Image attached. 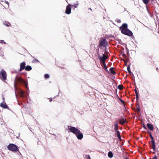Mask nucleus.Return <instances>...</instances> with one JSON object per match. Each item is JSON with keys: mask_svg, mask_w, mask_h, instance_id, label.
<instances>
[{"mask_svg": "<svg viewBox=\"0 0 159 159\" xmlns=\"http://www.w3.org/2000/svg\"><path fill=\"white\" fill-rule=\"evenodd\" d=\"M116 21L117 22L119 23H120V22H121L120 20V19H117L116 20Z\"/></svg>", "mask_w": 159, "mask_h": 159, "instance_id": "obj_28", "label": "nucleus"}, {"mask_svg": "<svg viewBox=\"0 0 159 159\" xmlns=\"http://www.w3.org/2000/svg\"><path fill=\"white\" fill-rule=\"evenodd\" d=\"M52 99H51V98H50V102H52Z\"/></svg>", "mask_w": 159, "mask_h": 159, "instance_id": "obj_35", "label": "nucleus"}, {"mask_svg": "<svg viewBox=\"0 0 159 159\" xmlns=\"http://www.w3.org/2000/svg\"><path fill=\"white\" fill-rule=\"evenodd\" d=\"M5 2L8 5V6H9V3L8 2H6V1H5Z\"/></svg>", "mask_w": 159, "mask_h": 159, "instance_id": "obj_29", "label": "nucleus"}, {"mask_svg": "<svg viewBox=\"0 0 159 159\" xmlns=\"http://www.w3.org/2000/svg\"><path fill=\"white\" fill-rule=\"evenodd\" d=\"M118 88L120 90H121L123 88V86L122 85H119L118 86Z\"/></svg>", "mask_w": 159, "mask_h": 159, "instance_id": "obj_22", "label": "nucleus"}, {"mask_svg": "<svg viewBox=\"0 0 159 159\" xmlns=\"http://www.w3.org/2000/svg\"><path fill=\"white\" fill-rule=\"evenodd\" d=\"M121 125H123L126 122V120L124 118H121L119 121Z\"/></svg>", "mask_w": 159, "mask_h": 159, "instance_id": "obj_12", "label": "nucleus"}, {"mask_svg": "<svg viewBox=\"0 0 159 159\" xmlns=\"http://www.w3.org/2000/svg\"><path fill=\"white\" fill-rule=\"evenodd\" d=\"M25 70L27 71H29L31 70V67L30 66H27L25 67Z\"/></svg>", "mask_w": 159, "mask_h": 159, "instance_id": "obj_16", "label": "nucleus"}, {"mask_svg": "<svg viewBox=\"0 0 159 159\" xmlns=\"http://www.w3.org/2000/svg\"><path fill=\"white\" fill-rule=\"evenodd\" d=\"M3 102L1 103L0 104V106L1 107L4 108H7L8 107V106L6 105L5 101H4V98H3Z\"/></svg>", "mask_w": 159, "mask_h": 159, "instance_id": "obj_9", "label": "nucleus"}, {"mask_svg": "<svg viewBox=\"0 0 159 159\" xmlns=\"http://www.w3.org/2000/svg\"><path fill=\"white\" fill-rule=\"evenodd\" d=\"M143 2L145 4H147L148 3L149 0H142Z\"/></svg>", "mask_w": 159, "mask_h": 159, "instance_id": "obj_21", "label": "nucleus"}, {"mask_svg": "<svg viewBox=\"0 0 159 159\" xmlns=\"http://www.w3.org/2000/svg\"><path fill=\"white\" fill-rule=\"evenodd\" d=\"M136 98H138V94L137 95H137H136Z\"/></svg>", "mask_w": 159, "mask_h": 159, "instance_id": "obj_34", "label": "nucleus"}, {"mask_svg": "<svg viewBox=\"0 0 159 159\" xmlns=\"http://www.w3.org/2000/svg\"><path fill=\"white\" fill-rule=\"evenodd\" d=\"M118 123H117L115 124L114 130L115 131L118 130Z\"/></svg>", "mask_w": 159, "mask_h": 159, "instance_id": "obj_18", "label": "nucleus"}, {"mask_svg": "<svg viewBox=\"0 0 159 159\" xmlns=\"http://www.w3.org/2000/svg\"><path fill=\"white\" fill-rule=\"evenodd\" d=\"M116 131V135L118 137V139L120 140H121V136L120 135V132L119 131L117 130Z\"/></svg>", "mask_w": 159, "mask_h": 159, "instance_id": "obj_15", "label": "nucleus"}, {"mask_svg": "<svg viewBox=\"0 0 159 159\" xmlns=\"http://www.w3.org/2000/svg\"><path fill=\"white\" fill-rule=\"evenodd\" d=\"M127 70L129 73H131L130 68V66H129L127 67Z\"/></svg>", "mask_w": 159, "mask_h": 159, "instance_id": "obj_25", "label": "nucleus"}, {"mask_svg": "<svg viewBox=\"0 0 159 159\" xmlns=\"http://www.w3.org/2000/svg\"><path fill=\"white\" fill-rule=\"evenodd\" d=\"M7 148L8 150L11 151L15 152L19 151V149L18 148L17 146L13 144H10L7 146Z\"/></svg>", "mask_w": 159, "mask_h": 159, "instance_id": "obj_4", "label": "nucleus"}, {"mask_svg": "<svg viewBox=\"0 0 159 159\" xmlns=\"http://www.w3.org/2000/svg\"><path fill=\"white\" fill-rule=\"evenodd\" d=\"M152 159H157V157L156 156L154 157Z\"/></svg>", "mask_w": 159, "mask_h": 159, "instance_id": "obj_30", "label": "nucleus"}, {"mask_svg": "<svg viewBox=\"0 0 159 159\" xmlns=\"http://www.w3.org/2000/svg\"><path fill=\"white\" fill-rule=\"evenodd\" d=\"M150 138H151V139H152V140H153V137H152V136L151 135H150Z\"/></svg>", "mask_w": 159, "mask_h": 159, "instance_id": "obj_31", "label": "nucleus"}, {"mask_svg": "<svg viewBox=\"0 0 159 159\" xmlns=\"http://www.w3.org/2000/svg\"><path fill=\"white\" fill-rule=\"evenodd\" d=\"M151 0L153 2H155V1H156V0Z\"/></svg>", "mask_w": 159, "mask_h": 159, "instance_id": "obj_33", "label": "nucleus"}, {"mask_svg": "<svg viewBox=\"0 0 159 159\" xmlns=\"http://www.w3.org/2000/svg\"><path fill=\"white\" fill-rule=\"evenodd\" d=\"M16 80L19 81L20 82L23 83L25 86L26 88L27 89H28V84L27 83L25 82L24 80H23L20 77H16Z\"/></svg>", "mask_w": 159, "mask_h": 159, "instance_id": "obj_5", "label": "nucleus"}, {"mask_svg": "<svg viewBox=\"0 0 159 159\" xmlns=\"http://www.w3.org/2000/svg\"><path fill=\"white\" fill-rule=\"evenodd\" d=\"M144 128L145 129H146V127L145 126H144Z\"/></svg>", "mask_w": 159, "mask_h": 159, "instance_id": "obj_36", "label": "nucleus"}, {"mask_svg": "<svg viewBox=\"0 0 159 159\" xmlns=\"http://www.w3.org/2000/svg\"><path fill=\"white\" fill-rule=\"evenodd\" d=\"M77 5H78V4H75L73 5H72V7H74V8H76L77 7Z\"/></svg>", "mask_w": 159, "mask_h": 159, "instance_id": "obj_26", "label": "nucleus"}, {"mask_svg": "<svg viewBox=\"0 0 159 159\" xmlns=\"http://www.w3.org/2000/svg\"><path fill=\"white\" fill-rule=\"evenodd\" d=\"M18 92L20 95V97H24V93L25 92L23 91L21 89H19L18 91Z\"/></svg>", "mask_w": 159, "mask_h": 159, "instance_id": "obj_11", "label": "nucleus"}, {"mask_svg": "<svg viewBox=\"0 0 159 159\" xmlns=\"http://www.w3.org/2000/svg\"><path fill=\"white\" fill-rule=\"evenodd\" d=\"M107 57H108L107 55L103 54L102 55V57H100L99 58L100 61H101L105 69H106L107 68V66L105 63V61L107 59Z\"/></svg>", "mask_w": 159, "mask_h": 159, "instance_id": "obj_3", "label": "nucleus"}, {"mask_svg": "<svg viewBox=\"0 0 159 159\" xmlns=\"http://www.w3.org/2000/svg\"><path fill=\"white\" fill-rule=\"evenodd\" d=\"M85 157L86 159H91V158L90 156L89 155H85Z\"/></svg>", "mask_w": 159, "mask_h": 159, "instance_id": "obj_23", "label": "nucleus"}, {"mask_svg": "<svg viewBox=\"0 0 159 159\" xmlns=\"http://www.w3.org/2000/svg\"><path fill=\"white\" fill-rule=\"evenodd\" d=\"M0 43H4V44H6V43L3 40H0Z\"/></svg>", "mask_w": 159, "mask_h": 159, "instance_id": "obj_27", "label": "nucleus"}, {"mask_svg": "<svg viewBox=\"0 0 159 159\" xmlns=\"http://www.w3.org/2000/svg\"><path fill=\"white\" fill-rule=\"evenodd\" d=\"M99 43L101 46L105 47L107 44V42L105 39H103L99 41Z\"/></svg>", "mask_w": 159, "mask_h": 159, "instance_id": "obj_8", "label": "nucleus"}, {"mask_svg": "<svg viewBox=\"0 0 159 159\" xmlns=\"http://www.w3.org/2000/svg\"><path fill=\"white\" fill-rule=\"evenodd\" d=\"M147 126L148 128L151 130H152L153 129V128L152 124H148L147 125Z\"/></svg>", "mask_w": 159, "mask_h": 159, "instance_id": "obj_14", "label": "nucleus"}, {"mask_svg": "<svg viewBox=\"0 0 159 159\" xmlns=\"http://www.w3.org/2000/svg\"><path fill=\"white\" fill-rule=\"evenodd\" d=\"M1 75V78L4 81L6 80L7 78V74L5 71L2 69L0 72Z\"/></svg>", "mask_w": 159, "mask_h": 159, "instance_id": "obj_6", "label": "nucleus"}, {"mask_svg": "<svg viewBox=\"0 0 159 159\" xmlns=\"http://www.w3.org/2000/svg\"><path fill=\"white\" fill-rule=\"evenodd\" d=\"M25 68V62L21 63L20 64V68L19 71H21Z\"/></svg>", "mask_w": 159, "mask_h": 159, "instance_id": "obj_10", "label": "nucleus"}, {"mask_svg": "<svg viewBox=\"0 0 159 159\" xmlns=\"http://www.w3.org/2000/svg\"><path fill=\"white\" fill-rule=\"evenodd\" d=\"M135 93L136 95H137L138 94L137 92L136 91H135Z\"/></svg>", "mask_w": 159, "mask_h": 159, "instance_id": "obj_32", "label": "nucleus"}, {"mask_svg": "<svg viewBox=\"0 0 159 159\" xmlns=\"http://www.w3.org/2000/svg\"><path fill=\"white\" fill-rule=\"evenodd\" d=\"M71 132L75 134L79 139H81L83 137V134L78 129L71 127L69 129Z\"/></svg>", "mask_w": 159, "mask_h": 159, "instance_id": "obj_1", "label": "nucleus"}, {"mask_svg": "<svg viewBox=\"0 0 159 159\" xmlns=\"http://www.w3.org/2000/svg\"><path fill=\"white\" fill-rule=\"evenodd\" d=\"M44 76L45 78L47 79L49 77V75L48 74H46L44 75Z\"/></svg>", "mask_w": 159, "mask_h": 159, "instance_id": "obj_24", "label": "nucleus"}, {"mask_svg": "<svg viewBox=\"0 0 159 159\" xmlns=\"http://www.w3.org/2000/svg\"><path fill=\"white\" fill-rule=\"evenodd\" d=\"M113 69V68H111L110 69V71L111 74H115V72L114 70Z\"/></svg>", "mask_w": 159, "mask_h": 159, "instance_id": "obj_19", "label": "nucleus"}, {"mask_svg": "<svg viewBox=\"0 0 159 159\" xmlns=\"http://www.w3.org/2000/svg\"><path fill=\"white\" fill-rule=\"evenodd\" d=\"M120 29L121 32L123 34L129 36H131L133 35L132 32L127 29V25L126 24H123L120 27Z\"/></svg>", "mask_w": 159, "mask_h": 159, "instance_id": "obj_2", "label": "nucleus"}, {"mask_svg": "<svg viewBox=\"0 0 159 159\" xmlns=\"http://www.w3.org/2000/svg\"><path fill=\"white\" fill-rule=\"evenodd\" d=\"M108 156L110 158H112L113 157V154L112 152L110 151L108 154Z\"/></svg>", "mask_w": 159, "mask_h": 159, "instance_id": "obj_17", "label": "nucleus"}, {"mask_svg": "<svg viewBox=\"0 0 159 159\" xmlns=\"http://www.w3.org/2000/svg\"><path fill=\"white\" fill-rule=\"evenodd\" d=\"M125 159H129V158H127V157H126L125 158Z\"/></svg>", "mask_w": 159, "mask_h": 159, "instance_id": "obj_37", "label": "nucleus"}, {"mask_svg": "<svg viewBox=\"0 0 159 159\" xmlns=\"http://www.w3.org/2000/svg\"><path fill=\"white\" fill-rule=\"evenodd\" d=\"M4 24L5 25L7 26H9L10 25V24L8 22H5L4 23Z\"/></svg>", "mask_w": 159, "mask_h": 159, "instance_id": "obj_20", "label": "nucleus"}, {"mask_svg": "<svg viewBox=\"0 0 159 159\" xmlns=\"http://www.w3.org/2000/svg\"><path fill=\"white\" fill-rule=\"evenodd\" d=\"M71 5L69 4L67 5L66 7V14H69L71 13Z\"/></svg>", "mask_w": 159, "mask_h": 159, "instance_id": "obj_7", "label": "nucleus"}, {"mask_svg": "<svg viewBox=\"0 0 159 159\" xmlns=\"http://www.w3.org/2000/svg\"><path fill=\"white\" fill-rule=\"evenodd\" d=\"M151 143L152 148L154 150H155V142L153 140H152L151 141Z\"/></svg>", "mask_w": 159, "mask_h": 159, "instance_id": "obj_13", "label": "nucleus"}]
</instances>
